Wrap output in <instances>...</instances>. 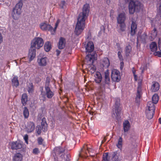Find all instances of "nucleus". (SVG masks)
<instances>
[{
    "label": "nucleus",
    "mask_w": 161,
    "mask_h": 161,
    "mask_svg": "<svg viewBox=\"0 0 161 161\" xmlns=\"http://www.w3.org/2000/svg\"><path fill=\"white\" fill-rule=\"evenodd\" d=\"M89 8V4L86 3L83 6L82 12L80 13L78 15L75 30V33L77 36L80 35L85 28V20L88 16L90 11Z\"/></svg>",
    "instance_id": "obj_1"
},
{
    "label": "nucleus",
    "mask_w": 161,
    "mask_h": 161,
    "mask_svg": "<svg viewBox=\"0 0 161 161\" xmlns=\"http://www.w3.org/2000/svg\"><path fill=\"white\" fill-rule=\"evenodd\" d=\"M126 3H129V10L130 14H133L135 12H138L143 8V5L138 1L125 0Z\"/></svg>",
    "instance_id": "obj_2"
},
{
    "label": "nucleus",
    "mask_w": 161,
    "mask_h": 161,
    "mask_svg": "<svg viewBox=\"0 0 161 161\" xmlns=\"http://www.w3.org/2000/svg\"><path fill=\"white\" fill-rule=\"evenodd\" d=\"M126 19L125 14L124 13L119 14L117 18V29L119 33H121L125 31L126 25L125 21Z\"/></svg>",
    "instance_id": "obj_3"
},
{
    "label": "nucleus",
    "mask_w": 161,
    "mask_h": 161,
    "mask_svg": "<svg viewBox=\"0 0 161 161\" xmlns=\"http://www.w3.org/2000/svg\"><path fill=\"white\" fill-rule=\"evenodd\" d=\"M121 108L120 106V99L118 98L115 99L114 104L112 109V116L113 118H115L118 119L119 118Z\"/></svg>",
    "instance_id": "obj_4"
},
{
    "label": "nucleus",
    "mask_w": 161,
    "mask_h": 161,
    "mask_svg": "<svg viewBox=\"0 0 161 161\" xmlns=\"http://www.w3.org/2000/svg\"><path fill=\"white\" fill-rule=\"evenodd\" d=\"M23 5L22 0H20L16 5L15 7L13 8L12 14L13 19H16V15H20L21 13V8Z\"/></svg>",
    "instance_id": "obj_5"
},
{
    "label": "nucleus",
    "mask_w": 161,
    "mask_h": 161,
    "mask_svg": "<svg viewBox=\"0 0 161 161\" xmlns=\"http://www.w3.org/2000/svg\"><path fill=\"white\" fill-rule=\"evenodd\" d=\"M44 42L42 39L40 37L35 38L32 42L31 43V46L39 49L42 47L43 45Z\"/></svg>",
    "instance_id": "obj_6"
},
{
    "label": "nucleus",
    "mask_w": 161,
    "mask_h": 161,
    "mask_svg": "<svg viewBox=\"0 0 161 161\" xmlns=\"http://www.w3.org/2000/svg\"><path fill=\"white\" fill-rule=\"evenodd\" d=\"M104 82H102L100 84V87L102 88H104L106 85H109L110 84L109 73L108 69L104 72Z\"/></svg>",
    "instance_id": "obj_7"
},
{
    "label": "nucleus",
    "mask_w": 161,
    "mask_h": 161,
    "mask_svg": "<svg viewBox=\"0 0 161 161\" xmlns=\"http://www.w3.org/2000/svg\"><path fill=\"white\" fill-rule=\"evenodd\" d=\"M111 77L112 80L114 81L119 82L120 80V76L119 71L115 69L112 70Z\"/></svg>",
    "instance_id": "obj_8"
},
{
    "label": "nucleus",
    "mask_w": 161,
    "mask_h": 161,
    "mask_svg": "<svg viewBox=\"0 0 161 161\" xmlns=\"http://www.w3.org/2000/svg\"><path fill=\"white\" fill-rule=\"evenodd\" d=\"M55 155L57 156H59L62 158H64V152L65 149L60 147H55L53 150Z\"/></svg>",
    "instance_id": "obj_9"
},
{
    "label": "nucleus",
    "mask_w": 161,
    "mask_h": 161,
    "mask_svg": "<svg viewBox=\"0 0 161 161\" xmlns=\"http://www.w3.org/2000/svg\"><path fill=\"white\" fill-rule=\"evenodd\" d=\"M122 156L118 151L113 152L111 155V161H121Z\"/></svg>",
    "instance_id": "obj_10"
},
{
    "label": "nucleus",
    "mask_w": 161,
    "mask_h": 161,
    "mask_svg": "<svg viewBox=\"0 0 161 161\" xmlns=\"http://www.w3.org/2000/svg\"><path fill=\"white\" fill-rule=\"evenodd\" d=\"M41 29L44 31H50L52 34H54L53 31V27L50 25L45 23H42L40 24Z\"/></svg>",
    "instance_id": "obj_11"
},
{
    "label": "nucleus",
    "mask_w": 161,
    "mask_h": 161,
    "mask_svg": "<svg viewBox=\"0 0 161 161\" xmlns=\"http://www.w3.org/2000/svg\"><path fill=\"white\" fill-rule=\"evenodd\" d=\"M35 124L33 122L29 121L27 122L25 125V130L27 133H31L34 130Z\"/></svg>",
    "instance_id": "obj_12"
},
{
    "label": "nucleus",
    "mask_w": 161,
    "mask_h": 161,
    "mask_svg": "<svg viewBox=\"0 0 161 161\" xmlns=\"http://www.w3.org/2000/svg\"><path fill=\"white\" fill-rule=\"evenodd\" d=\"M36 49L34 47L31 46L29 49L28 58L30 62L33 60L36 56Z\"/></svg>",
    "instance_id": "obj_13"
},
{
    "label": "nucleus",
    "mask_w": 161,
    "mask_h": 161,
    "mask_svg": "<svg viewBox=\"0 0 161 161\" xmlns=\"http://www.w3.org/2000/svg\"><path fill=\"white\" fill-rule=\"evenodd\" d=\"M147 37V35L146 33L144 32L141 35V34L138 32L137 39V44H138V41H141L143 42H145L146 39Z\"/></svg>",
    "instance_id": "obj_14"
},
{
    "label": "nucleus",
    "mask_w": 161,
    "mask_h": 161,
    "mask_svg": "<svg viewBox=\"0 0 161 161\" xmlns=\"http://www.w3.org/2000/svg\"><path fill=\"white\" fill-rule=\"evenodd\" d=\"M142 93H141V87L140 86H139L136 95V97L135 98V103L139 104L140 102V99L141 97Z\"/></svg>",
    "instance_id": "obj_15"
},
{
    "label": "nucleus",
    "mask_w": 161,
    "mask_h": 161,
    "mask_svg": "<svg viewBox=\"0 0 161 161\" xmlns=\"http://www.w3.org/2000/svg\"><path fill=\"white\" fill-rule=\"evenodd\" d=\"M94 49V46L92 42L90 41L88 42L86 47V52L88 53H91L93 51Z\"/></svg>",
    "instance_id": "obj_16"
},
{
    "label": "nucleus",
    "mask_w": 161,
    "mask_h": 161,
    "mask_svg": "<svg viewBox=\"0 0 161 161\" xmlns=\"http://www.w3.org/2000/svg\"><path fill=\"white\" fill-rule=\"evenodd\" d=\"M22 144L17 142H13L12 143L11 148L13 150H18L22 148Z\"/></svg>",
    "instance_id": "obj_17"
},
{
    "label": "nucleus",
    "mask_w": 161,
    "mask_h": 161,
    "mask_svg": "<svg viewBox=\"0 0 161 161\" xmlns=\"http://www.w3.org/2000/svg\"><path fill=\"white\" fill-rule=\"evenodd\" d=\"M66 41L65 39L62 37H61L58 42V47L59 49H63L65 46Z\"/></svg>",
    "instance_id": "obj_18"
},
{
    "label": "nucleus",
    "mask_w": 161,
    "mask_h": 161,
    "mask_svg": "<svg viewBox=\"0 0 161 161\" xmlns=\"http://www.w3.org/2000/svg\"><path fill=\"white\" fill-rule=\"evenodd\" d=\"M137 31V25L135 22L132 20L131 26L130 35H134Z\"/></svg>",
    "instance_id": "obj_19"
},
{
    "label": "nucleus",
    "mask_w": 161,
    "mask_h": 161,
    "mask_svg": "<svg viewBox=\"0 0 161 161\" xmlns=\"http://www.w3.org/2000/svg\"><path fill=\"white\" fill-rule=\"evenodd\" d=\"M47 61L48 59L46 57L38 58V64L41 66H45L46 65Z\"/></svg>",
    "instance_id": "obj_20"
},
{
    "label": "nucleus",
    "mask_w": 161,
    "mask_h": 161,
    "mask_svg": "<svg viewBox=\"0 0 161 161\" xmlns=\"http://www.w3.org/2000/svg\"><path fill=\"white\" fill-rule=\"evenodd\" d=\"M152 86L151 90L152 92H155L158 91L159 89V85L157 82L154 81Z\"/></svg>",
    "instance_id": "obj_21"
},
{
    "label": "nucleus",
    "mask_w": 161,
    "mask_h": 161,
    "mask_svg": "<svg viewBox=\"0 0 161 161\" xmlns=\"http://www.w3.org/2000/svg\"><path fill=\"white\" fill-rule=\"evenodd\" d=\"M94 55L91 54H88L86 56V60L87 61L89 65L92 64L93 63Z\"/></svg>",
    "instance_id": "obj_22"
},
{
    "label": "nucleus",
    "mask_w": 161,
    "mask_h": 161,
    "mask_svg": "<svg viewBox=\"0 0 161 161\" xmlns=\"http://www.w3.org/2000/svg\"><path fill=\"white\" fill-rule=\"evenodd\" d=\"M155 110L146 109V116L148 119H151L153 117Z\"/></svg>",
    "instance_id": "obj_23"
},
{
    "label": "nucleus",
    "mask_w": 161,
    "mask_h": 161,
    "mask_svg": "<svg viewBox=\"0 0 161 161\" xmlns=\"http://www.w3.org/2000/svg\"><path fill=\"white\" fill-rule=\"evenodd\" d=\"M45 94L48 98H51L54 96L53 92L51 90L50 88L45 89Z\"/></svg>",
    "instance_id": "obj_24"
},
{
    "label": "nucleus",
    "mask_w": 161,
    "mask_h": 161,
    "mask_svg": "<svg viewBox=\"0 0 161 161\" xmlns=\"http://www.w3.org/2000/svg\"><path fill=\"white\" fill-rule=\"evenodd\" d=\"M102 65L103 67L107 68L110 65L109 60L107 58H103L102 61Z\"/></svg>",
    "instance_id": "obj_25"
},
{
    "label": "nucleus",
    "mask_w": 161,
    "mask_h": 161,
    "mask_svg": "<svg viewBox=\"0 0 161 161\" xmlns=\"http://www.w3.org/2000/svg\"><path fill=\"white\" fill-rule=\"evenodd\" d=\"M151 35L149 36L150 40L152 41L156 37L157 32L156 28H154L153 30L151 31Z\"/></svg>",
    "instance_id": "obj_26"
},
{
    "label": "nucleus",
    "mask_w": 161,
    "mask_h": 161,
    "mask_svg": "<svg viewBox=\"0 0 161 161\" xmlns=\"http://www.w3.org/2000/svg\"><path fill=\"white\" fill-rule=\"evenodd\" d=\"M23 156L19 153H17L15 154L13 158V161H22Z\"/></svg>",
    "instance_id": "obj_27"
},
{
    "label": "nucleus",
    "mask_w": 161,
    "mask_h": 161,
    "mask_svg": "<svg viewBox=\"0 0 161 161\" xmlns=\"http://www.w3.org/2000/svg\"><path fill=\"white\" fill-rule=\"evenodd\" d=\"M154 104L151 101L148 102L147 104V108L146 109L155 110V107Z\"/></svg>",
    "instance_id": "obj_28"
},
{
    "label": "nucleus",
    "mask_w": 161,
    "mask_h": 161,
    "mask_svg": "<svg viewBox=\"0 0 161 161\" xmlns=\"http://www.w3.org/2000/svg\"><path fill=\"white\" fill-rule=\"evenodd\" d=\"M150 48L152 51H156L158 49L156 43L155 42H152L150 45Z\"/></svg>",
    "instance_id": "obj_29"
},
{
    "label": "nucleus",
    "mask_w": 161,
    "mask_h": 161,
    "mask_svg": "<svg viewBox=\"0 0 161 161\" xmlns=\"http://www.w3.org/2000/svg\"><path fill=\"white\" fill-rule=\"evenodd\" d=\"M130 127V123L128 121H125L123 123V128L125 132H127L129 130Z\"/></svg>",
    "instance_id": "obj_30"
},
{
    "label": "nucleus",
    "mask_w": 161,
    "mask_h": 161,
    "mask_svg": "<svg viewBox=\"0 0 161 161\" xmlns=\"http://www.w3.org/2000/svg\"><path fill=\"white\" fill-rule=\"evenodd\" d=\"M97 77H96L95 80V82L97 83H100L102 79V76L101 74L99 72H98L96 74Z\"/></svg>",
    "instance_id": "obj_31"
},
{
    "label": "nucleus",
    "mask_w": 161,
    "mask_h": 161,
    "mask_svg": "<svg viewBox=\"0 0 161 161\" xmlns=\"http://www.w3.org/2000/svg\"><path fill=\"white\" fill-rule=\"evenodd\" d=\"M44 49L46 51L48 52L49 51L51 48V43L49 42H47L45 44Z\"/></svg>",
    "instance_id": "obj_32"
},
{
    "label": "nucleus",
    "mask_w": 161,
    "mask_h": 161,
    "mask_svg": "<svg viewBox=\"0 0 161 161\" xmlns=\"http://www.w3.org/2000/svg\"><path fill=\"white\" fill-rule=\"evenodd\" d=\"M13 85L17 87L19 85L18 78L16 76H14L12 80Z\"/></svg>",
    "instance_id": "obj_33"
},
{
    "label": "nucleus",
    "mask_w": 161,
    "mask_h": 161,
    "mask_svg": "<svg viewBox=\"0 0 161 161\" xmlns=\"http://www.w3.org/2000/svg\"><path fill=\"white\" fill-rule=\"evenodd\" d=\"M27 101V96L26 93L23 94L22 97L21 102L23 105H25Z\"/></svg>",
    "instance_id": "obj_34"
},
{
    "label": "nucleus",
    "mask_w": 161,
    "mask_h": 161,
    "mask_svg": "<svg viewBox=\"0 0 161 161\" xmlns=\"http://www.w3.org/2000/svg\"><path fill=\"white\" fill-rule=\"evenodd\" d=\"M34 87L32 83H29L28 86L27 90L29 93H32L34 91Z\"/></svg>",
    "instance_id": "obj_35"
},
{
    "label": "nucleus",
    "mask_w": 161,
    "mask_h": 161,
    "mask_svg": "<svg viewBox=\"0 0 161 161\" xmlns=\"http://www.w3.org/2000/svg\"><path fill=\"white\" fill-rule=\"evenodd\" d=\"M103 161H110V157L109 156L108 153H103Z\"/></svg>",
    "instance_id": "obj_36"
},
{
    "label": "nucleus",
    "mask_w": 161,
    "mask_h": 161,
    "mask_svg": "<svg viewBox=\"0 0 161 161\" xmlns=\"http://www.w3.org/2000/svg\"><path fill=\"white\" fill-rule=\"evenodd\" d=\"M23 114L25 118H27L29 116V112L26 107H24V109L23 112Z\"/></svg>",
    "instance_id": "obj_37"
},
{
    "label": "nucleus",
    "mask_w": 161,
    "mask_h": 161,
    "mask_svg": "<svg viewBox=\"0 0 161 161\" xmlns=\"http://www.w3.org/2000/svg\"><path fill=\"white\" fill-rule=\"evenodd\" d=\"M152 102L155 104H156L158 100V96L157 94L154 95L152 98Z\"/></svg>",
    "instance_id": "obj_38"
},
{
    "label": "nucleus",
    "mask_w": 161,
    "mask_h": 161,
    "mask_svg": "<svg viewBox=\"0 0 161 161\" xmlns=\"http://www.w3.org/2000/svg\"><path fill=\"white\" fill-rule=\"evenodd\" d=\"M131 47L129 45L127 46L125 48V55L127 57L129 55V54L131 51Z\"/></svg>",
    "instance_id": "obj_39"
},
{
    "label": "nucleus",
    "mask_w": 161,
    "mask_h": 161,
    "mask_svg": "<svg viewBox=\"0 0 161 161\" xmlns=\"http://www.w3.org/2000/svg\"><path fill=\"white\" fill-rule=\"evenodd\" d=\"M50 78L49 77H47L46 78V84L45 85V89L47 88H50Z\"/></svg>",
    "instance_id": "obj_40"
},
{
    "label": "nucleus",
    "mask_w": 161,
    "mask_h": 161,
    "mask_svg": "<svg viewBox=\"0 0 161 161\" xmlns=\"http://www.w3.org/2000/svg\"><path fill=\"white\" fill-rule=\"evenodd\" d=\"M122 142V138L120 137L118 140V144H117V146L119 148L121 149V148Z\"/></svg>",
    "instance_id": "obj_41"
},
{
    "label": "nucleus",
    "mask_w": 161,
    "mask_h": 161,
    "mask_svg": "<svg viewBox=\"0 0 161 161\" xmlns=\"http://www.w3.org/2000/svg\"><path fill=\"white\" fill-rule=\"evenodd\" d=\"M39 110L40 111V114H41V115L42 114H44L45 112V105H43L42 106L40 109Z\"/></svg>",
    "instance_id": "obj_42"
},
{
    "label": "nucleus",
    "mask_w": 161,
    "mask_h": 161,
    "mask_svg": "<svg viewBox=\"0 0 161 161\" xmlns=\"http://www.w3.org/2000/svg\"><path fill=\"white\" fill-rule=\"evenodd\" d=\"M60 22V20H59V19H58L57 22L55 23V27L54 28H53V34H54L55 33V32L56 31V29H57V28L58 25Z\"/></svg>",
    "instance_id": "obj_43"
},
{
    "label": "nucleus",
    "mask_w": 161,
    "mask_h": 161,
    "mask_svg": "<svg viewBox=\"0 0 161 161\" xmlns=\"http://www.w3.org/2000/svg\"><path fill=\"white\" fill-rule=\"evenodd\" d=\"M42 130L43 131H47V124H45L41 125Z\"/></svg>",
    "instance_id": "obj_44"
},
{
    "label": "nucleus",
    "mask_w": 161,
    "mask_h": 161,
    "mask_svg": "<svg viewBox=\"0 0 161 161\" xmlns=\"http://www.w3.org/2000/svg\"><path fill=\"white\" fill-rule=\"evenodd\" d=\"M36 131L38 134L39 135L41 133V127L40 126H37Z\"/></svg>",
    "instance_id": "obj_45"
},
{
    "label": "nucleus",
    "mask_w": 161,
    "mask_h": 161,
    "mask_svg": "<svg viewBox=\"0 0 161 161\" xmlns=\"http://www.w3.org/2000/svg\"><path fill=\"white\" fill-rule=\"evenodd\" d=\"M118 55L119 58L120 60H123V56L121 54V53L120 51H119L118 52Z\"/></svg>",
    "instance_id": "obj_46"
},
{
    "label": "nucleus",
    "mask_w": 161,
    "mask_h": 161,
    "mask_svg": "<svg viewBox=\"0 0 161 161\" xmlns=\"http://www.w3.org/2000/svg\"><path fill=\"white\" fill-rule=\"evenodd\" d=\"M154 55L157 56L159 57H161V51H158L155 52L153 53Z\"/></svg>",
    "instance_id": "obj_47"
},
{
    "label": "nucleus",
    "mask_w": 161,
    "mask_h": 161,
    "mask_svg": "<svg viewBox=\"0 0 161 161\" xmlns=\"http://www.w3.org/2000/svg\"><path fill=\"white\" fill-rule=\"evenodd\" d=\"M65 2L64 1H62L59 4L60 7L63 8H64V6H65Z\"/></svg>",
    "instance_id": "obj_48"
},
{
    "label": "nucleus",
    "mask_w": 161,
    "mask_h": 161,
    "mask_svg": "<svg viewBox=\"0 0 161 161\" xmlns=\"http://www.w3.org/2000/svg\"><path fill=\"white\" fill-rule=\"evenodd\" d=\"M24 139L25 141V142L27 144H28V136L27 134H26L25 135L24 137Z\"/></svg>",
    "instance_id": "obj_49"
},
{
    "label": "nucleus",
    "mask_w": 161,
    "mask_h": 161,
    "mask_svg": "<svg viewBox=\"0 0 161 161\" xmlns=\"http://www.w3.org/2000/svg\"><path fill=\"white\" fill-rule=\"evenodd\" d=\"M47 124L46 122V119L45 117H43L42 120L41 125Z\"/></svg>",
    "instance_id": "obj_50"
},
{
    "label": "nucleus",
    "mask_w": 161,
    "mask_h": 161,
    "mask_svg": "<svg viewBox=\"0 0 161 161\" xmlns=\"http://www.w3.org/2000/svg\"><path fill=\"white\" fill-rule=\"evenodd\" d=\"M43 140L41 137H39L38 139V142L39 145H41L42 143Z\"/></svg>",
    "instance_id": "obj_51"
},
{
    "label": "nucleus",
    "mask_w": 161,
    "mask_h": 161,
    "mask_svg": "<svg viewBox=\"0 0 161 161\" xmlns=\"http://www.w3.org/2000/svg\"><path fill=\"white\" fill-rule=\"evenodd\" d=\"M33 152L34 154H37L39 153V151L38 148H35L33 150Z\"/></svg>",
    "instance_id": "obj_52"
},
{
    "label": "nucleus",
    "mask_w": 161,
    "mask_h": 161,
    "mask_svg": "<svg viewBox=\"0 0 161 161\" xmlns=\"http://www.w3.org/2000/svg\"><path fill=\"white\" fill-rule=\"evenodd\" d=\"M158 47L159 50L161 51V40L160 39L158 41Z\"/></svg>",
    "instance_id": "obj_53"
},
{
    "label": "nucleus",
    "mask_w": 161,
    "mask_h": 161,
    "mask_svg": "<svg viewBox=\"0 0 161 161\" xmlns=\"http://www.w3.org/2000/svg\"><path fill=\"white\" fill-rule=\"evenodd\" d=\"M95 70H96V68L95 67H94L93 66L90 67V71H91V72L92 73H93Z\"/></svg>",
    "instance_id": "obj_54"
},
{
    "label": "nucleus",
    "mask_w": 161,
    "mask_h": 161,
    "mask_svg": "<svg viewBox=\"0 0 161 161\" xmlns=\"http://www.w3.org/2000/svg\"><path fill=\"white\" fill-rule=\"evenodd\" d=\"M35 80L37 83H38L41 81V78L39 76L36 77L35 78Z\"/></svg>",
    "instance_id": "obj_55"
},
{
    "label": "nucleus",
    "mask_w": 161,
    "mask_h": 161,
    "mask_svg": "<svg viewBox=\"0 0 161 161\" xmlns=\"http://www.w3.org/2000/svg\"><path fill=\"white\" fill-rule=\"evenodd\" d=\"M3 38L2 34L0 33V44L2 42H3Z\"/></svg>",
    "instance_id": "obj_56"
},
{
    "label": "nucleus",
    "mask_w": 161,
    "mask_h": 161,
    "mask_svg": "<svg viewBox=\"0 0 161 161\" xmlns=\"http://www.w3.org/2000/svg\"><path fill=\"white\" fill-rule=\"evenodd\" d=\"M56 52H57V56H58L61 53V51L58 50H56Z\"/></svg>",
    "instance_id": "obj_57"
},
{
    "label": "nucleus",
    "mask_w": 161,
    "mask_h": 161,
    "mask_svg": "<svg viewBox=\"0 0 161 161\" xmlns=\"http://www.w3.org/2000/svg\"><path fill=\"white\" fill-rule=\"evenodd\" d=\"M106 137H104L102 141V143H103L104 142L106 141Z\"/></svg>",
    "instance_id": "obj_58"
},
{
    "label": "nucleus",
    "mask_w": 161,
    "mask_h": 161,
    "mask_svg": "<svg viewBox=\"0 0 161 161\" xmlns=\"http://www.w3.org/2000/svg\"><path fill=\"white\" fill-rule=\"evenodd\" d=\"M134 78H135V80H137V76L135 74H134Z\"/></svg>",
    "instance_id": "obj_59"
},
{
    "label": "nucleus",
    "mask_w": 161,
    "mask_h": 161,
    "mask_svg": "<svg viewBox=\"0 0 161 161\" xmlns=\"http://www.w3.org/2000/svg\"><path fill=\"white\" fill-rule=\"evenodd\" d=\"M159 123L161 124V118H160L158 119Z\"/></svg>",
    "instance_id": "obj_60"
},
{
    "label": "nucleus",
    "mask_w": 161,
    "mask_h": 161,
    "mask_svg": "<svg viewBox=\"0 0 161 161\" xmlns=\"http://www.w3.org/2000/svg\"><path fill=\"white\" fill-rule=\"evenodd\" d=\"M159 9L160 11V13H161V4L160 5L159 7Z\"/></svg>",
    "instance_id": "obj_61"
},
{
    "label": "nucleus",
    "mask_w": 161,
    "mask_h": 161,
    "mask_svg": "<svg viewBox=\"0 0 161 161\" xmlns=\"http://www.w3.org/2000/svg\"><path fill=\"white\" fill-rule=\"evenodd\" d=\"M133 73L134 74H134H135V71H133Z\"/></svg>",
    "instance_id": "obj_62"
},
{
    "label": "nucleus",
    "mask_w": 161,
    "mask_h": 161,
    "mask_svg": "<svg viewBox=\"0 0 161 161\" xmlns=\"http://www.w3.org/2000/svg\"><path fill=\"white\" fill-rule=\"evenodd\" d=\"M83 148L84 149L86 148V147H85V146H84Z\"/></svg>",
    "instance_id": "obj_63"
},
{
    "label": "nucleus",
    "mask_w": 161,
    "mask_h": 161,
    "mask_svg": "<svg viewBox=\"0 0 161 161\" xmlns=\"http://www.w3.org/2000/svg\"><path fill=\"white\" fill-rule=\"evenodd\" d=\"M87 149L88 152L89 153L90 151L88 150V148L87 147Z\"/></svg>",
    "instance_id": "obj_64"
}]
</instances>
